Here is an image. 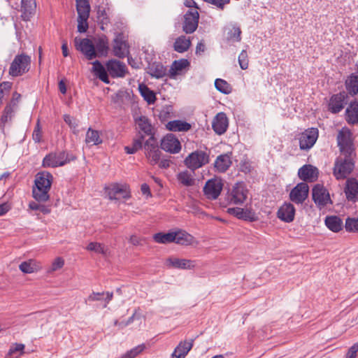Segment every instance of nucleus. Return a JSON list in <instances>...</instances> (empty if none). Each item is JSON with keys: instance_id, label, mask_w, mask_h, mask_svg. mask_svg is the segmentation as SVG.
<instances>
[{"instance_id": "72a5a7b5", "label": "nucleus", "mask_w": 358, "mask_h": 358, "mask_svg": "<svg viewBox=\"0 0 358 358\" xmlns=\"http://www.w3.org/2000/svg\"><path fill=\"white\" fill-rule=\"evenodd\" d=\"M191 44L189 38H187L185 36H180L176 39L173 48L175 51L183 53L189 48Z\"/></svg>"}, {"instance_id": "4c0bfd02", "label": "nucleus", "mask_w": 358, "mask_h": 358, "mask_svg": "<svg viewBox=\"0 0 358 358\" xmlns=\"http://www.w3.org/2000/svg\"><path fill=\"white\" fill-rule=\"evenodd\" d=\"M166 127L169 131H187L191 129V124L182 120H173L168 122Z\"/></svg>"}, {"instance_id": "c9c22d12", "label": "nucleus", "mask_w": 358, "mask_h": 358, "mask_svg": "<svg viewBox=\"0 0 358 358\" xmlns=\"http://www.w3.org/2000/svg\"><path fill=\"white\" fill-rule=\"evenodd\" d=\"M189 66V62L187 59H181L176 60L173 62L171 69L169 70V74L171 78H173L180 72Z\"/></svg>"}, {"instance_id": "69168bd1", "label": "nucleus", "mask_w": 358, "mask_h": 358, "mask_svg": "<svg viewBox=\"0 0 358 358\" xmlns=\"http://www.w3.org/2000/svg\"><path fill=\"white\" fill-rule=\"evenodd\" d=\"M21 99V94H19L17 92H14L13 93V96L10 101L7 103L8 105H10V106L17 109L18 108V104L20 103V101Z\"/></svg>"}, {"instance_id": "412c9836", "label": "nucleus", "mask_w": 358, "mask_h": 358, "mask_svg": "<svg viewBox=\"0 0 358 358\" xmlns=\"http://www.w3.org/2000/svg\"><path fill=\"white\" fill-rule=\"evenodd\" d=\"M231 152L220 155L214 162V168L219 173L226 172L232 164Z\"/></svg>"}, {"instance_id": "a211bd4d", "label": "nucleus", "mask_w": 358, "mask_h": 358, "mask_svg": "<svg viewBox=\"0 0 358 358\" xmlns=\"http://www.w3.org/2000/svg\"><path fill=\"white\" fill-rule=\"evenodd\" d=\"M113 53L115 57L120 59L124 58L128 56L129 53L127 43L122 40L120 35L117 36L113 40Z\"/></svg>"}, {"instance_id": "473e14b6", "label": "nucleus", "mask_w": 358, "mask_h": 358, "mask_svg": "<svg viewBox=\"0 0 358 358\" xmlns=\"http://www.w3.org/2000/svg\"><path fill=\"white\" fill-rule=\"evenodd\" d=\"M348 122L355 124L358 122V101L352 102L345 110Z\"/></svg>"}, {"instance_id": "49530a36", "label": "nucleus", "mask_w": 358, "mask_h": 358, "mask_svg": "<svg viewBox=\"0 0 358 358\" xmlns=\"http://www.w3.org/2000/svg\"><path fill=\"white\" fill-rule=\"evenodd\" d=\"M85 142L87 144L99 145L102 143V140L97 131L89 128L86 134Z\"/></svg>"}, {"instance_id": "393cba45", "label": "nucleus", "mask_w": 358, "mask_h": 358, "mask_svg": "<svg viewBox=\"0 0 358 358\" xmlns=\"http://www.w3.org/2000/svg\"><path fill=\"white\" fill-rule=\"evenodd\" d=\"M17 110V109L10 106V105H6L0 117V130L2 133H4L5 131L6 124L12 121Z\"/></svg>"}, {"instance_id": "ea45409f", "label": "nucleus", "mask_w": 358, "mask_h": 358, "mask_svg": "<svg viewBox=\"0 0 358 358\" xmlns=\"http://www.w3.org/2000/svg\"><path fill=\"white\" fill-rule=\"evenodd\" d=\"M175 232L174 243L180 245H188L192 243L193 236L185 231L178 230Z\"/></svg>"}, {"instance_id": "338daca9", "label": "nucleus", "mask_w": 358, "mask_h": 358, "mask_svg": "<svg viewBox=\"0 0 358 358\" xmlns=\"http://www.w3.org/2000/svg\"><path fill=\"white\" fill-rule=\"evenodd\" d=\"M64 264V259L61 257H57L55 259V261L52 264L51 271H55L62 268Z\"/></svg>"}, {"instance_id": "58836bf2", "label": "nucleus", "mask_w": 358, "mask_h": 358, "mask_svg": "<svg viewBox=\"0 0 358 358\" xmlns=\"http://www.w3.org/2000/svg\"><path fill=\"white\" fill-rule=\"evenodd\" d=\"M136 124L141 131L145 135L151 136L152 133V127L149 119L145 116H141L136 120Z\"/></svg>"}, {"instance_id": "774afa93", "label": "nucleus", "mask_w": 358, "mask_h": 358, "mask_svg": "<svg viewBox=\"0 0 358 358\" xmlns=\"http://www.w3.org/2000/svg\"><path fill=\"white\" fill-rule=\"evenodd\" d=\"M32 138L36 143H39L41 141V131L38 122H37L33 131Z\"/></svg>"}, {"instance_id": "680f3d73", "label": "nucleus", "mask_w": 358, "mask_h": 358, "mask_svg": "<svg viewBox=\"0 0 358 358\" xmlns=\"http://www.w3.org/2000/svg\"><path fill=\"white\" fill-rule=\"evenodd\" d=\"M24 345L21 343H15L13 345L8 351V355L14 356L16 352H20V355L24 353Z\"/></svg>"}, {"instance_id": "f03ea898", "label": "nucleus", "mask_w": 358, "mask_h": 358, "mask_svg": "<svg viewBox=\"0 0 358 358\" xmlns=\"http://www.w3.org/2000/svg\"><path fill=\"white\" fill-rule=\"evenodd\" d=\"M352 153H341L334 162L333 174L336 180H343L352 172L355 168V162L352 157Z\"/></svg>"}, {"instance_id": "c03bdc74", "label": "nucleus", "mask_w": 358, "mask_h": 358, "mask_svg": "<svg viewBox=\"0 0 358 358\" xmlns=\"http://www.w3.org/2000/svg\"><path fill=\"white\" fill-rule=\"evenodd\" d=\"M177 179L180 183L185 187H190L194 184V179L188 171H181L178 173Z\"/></svg>"}, {"instance_id": "0e129e2a", "label": "nucleus", "mask_w": 358, "mask_h": 358, "mask_svg": "<svg viewBox=\"0 0 358 358\" xmlns=\"http://www.w3.org/2000/svg\"><path fill=\"white\" fill-rule=\"evenodd\" d=\"M88 18L83 19L82 17H78V31L80 33H85L88 29Z\"/></svg>"}, {"instance_id": "f704fd0d", "label": "nucleus", "mask_w": 358, "mask_h": 358, "mask_svg": "<svg viewBox=\"0 0 358 358\" xmlns=\"http://www.w3.org/2000/svg\"><path fill=\"white\" fill-rule=\"evenodd\" d=\"M148 69L150 75L156 78H162L166 75V68L159 62L150 64Z\"/></svg>"}, {"instance_id": "6e6552de", "label": "nucleus", "mask_w": 358, "mask_h": 358, "mask_svg": "<svg viewBox=\"0 0 358 358\" xmlns=\"http://www.w3.org/2000/svg\"><path fill=\"white\" fill-rule=\"evenodd\" d=\"M222 188V180L219 178H214L206 182L203 187V193L208 199L215 200L220 196Z\"/></svg>"}, {"instance_id": "13d9d810", "label": "nucleus", "mask_w": 358, "mask_h": 358, "mask_svg": "<svg viewBox=\"0 0 358 358\" xmlns=\"http://www.w3.org/2000/svg\"><path fill=\"white\" fill-rule=\"evenodd\" d=\"M87 250L90 251H94L99 254L104 255L106 253L103 245L96 242L90 243L87 247Z\"/></svg>"}, {"instance_id": "7c9ffc66", "label": "nucleus", "mask_w": 358, "mask_h": 358, "mask_svg": "<svg viewBox=\"0 0 358 358\" xmlns=\"http://www.w3.org/2000/svg\"><path fill=\"white\" fill-rule=\"evenodd\" d=\"M92 71L95 76L104 83L108 84L110 80L107 73L108 71L104 68L101 63L99 61L96 60L92 63Z\"/></svg>"}, {"instance_id": "8fccbe9b", "label": "nucleus", "mask_w": 358, "mask_h": 358, "mask_svg": "<svg viewBox=\"0 0 358 358\" xmlns=\"http://www.w3.org/2000/svg\"><path fill=\"white\" fill-rule=\"evenodd\" d=\"M215 87L219 92L224 94H229L231 92V86L229 84L226 80L217 78L215 81Z\"/></svg>"}, {"instance_id": "c85d7f7f", "label": "nucleus", "mask_w": 358, "mask_h": 358, "mask_svg": "<svg viewBox=\"0 0 358 358\" xmlns=\"http://www.w3.org/2000/svg\"><path fill=\"white\" fill-rule=\"evenodd\" d=\"M345 86L348 92L351 95L358 94V74L352 73L345 81Z\"/></svg>"}, {"instance_id": "5701e85b", "label": "nucleus", "mask_w": 358, "mask_h": 358, "mask_svg": "<svg viewBox=\"0 0 358 358\" xmlns=\"http://www.w3.org/2000/svg\"><path fill=\"white\" fill-rule=\"evenodd\" d=\"M108 195L110 199H117L119 196L122 199L130 198V192L128 190L127 185L114 184L108 189Z\"/></svg>"}, {"instance_id": "603ef678", "label": "nucleus", "mask_w": 358, "mask_h": 358, "mask_svg": "<svg viewBox=\"0 0 358 358\" xmlns=\"http://www.w3.org/2000/svg\"><path fill=\"white\" fill-rule=\"evenodd\" d=\"M227 40L239 42L241 40V30L239 27L234 26L227 33Z\"/></svg>"}, {"instance_id": "dca6fc26", "label": "nucleus", "mask_w": 358, "mask_h": 358, "mask_svg": "<svg viewBox=\"0 0 358 358\" xmlns=\"http://www.w3.org/2000/svg\"><path fill=\"white\" fill-rule=\"evenodd\" d=\"M351 133L350 130L342 129L337 136L338 145L341 153H353V148L350 140Z\"/></svg>"}, {"instance_id": "ddd939ff", "label": "nucleus", "mask_w": 358, "mask_h": 358, "mask_svg": "<svg viewBox=\"0 0 358 358\" xmlns=\"http://www.w3.org/2000/svg\"><path fill=\"white\" fill-rule=\"evenodd\" d=\"M165 265L169 268L192 270L195 268L196 262L192 259L170 257L166 259Z\"/></svg>"}, {"instance_id": "9b49d317", "label": "nucleus", "mask_w": 358, "mask_h": 358, "mask_svg": "<svg viewBox=\"0 0 358 358\" xmlns=\"http://www.w3.org/2000/svg\"><path fill=\"white\" fill-rule=\"evenodd\" d=\"M319 136L317 128H309L301 133L299 138V148L301 150H310L315 143Z\"/></svg>"}, {"instance_id": "9d476101", "label": "nucleus", "mask_w": 358, "mask_h": 358, "mask_svg": "<svg viewBox=\"0 0 358 358\" xmlns=\"http://www.w3.org/2000/svg\"><path fill=\"white\" fill-rule=\"evenodd\" d=\"M182 31L187 34L194 33L199 24V13L196 10H189L183 16Z\"/></svg>"}, {"instance_id": "de8ad7c7", "label": "nucleus", "mask_w": 358, "mask_h": 358, "mask_svg": "<svg viewBox=\"0 0 358 358\" xmlns=\"http://www.w3.org/2000/svg\"><path fill=\"white\" fill-rule=\"evenodd\" d=\"M139 90L142 96L149 103H154L156 100L155 94L150 90L146 85H140Z\"/></svg>"}, {"instance_id": "a19ab883", "label": "nucleus", "mask_w": 358, "mask_h": 358, "mask_svg": "<svg viewBox=\"0 0 358 358\" xmlns=\"http://www.w3.org/2000/svg\"><path fill=\"white\" fill-rule=\"evenodd\" d=\"M277 217L282 221L291 222V203L285 202L277 212Z\"/></svg>"}, {"instance_id": "09e8293b", "label": "nucleus", "mask_w": 358, "mask_h": 358, "mask_svg": "<svg viewBox=\"0 0 358 358\" xmlns=\"http://www.w3.org/2000/svg\"><path fill=\"white\" fill-rule=\"evenodd\" d=\"M94 46L97 56L107 55L108 50V42L107 39L100 38Z\"/></svg>"}, {"instance_id": "e433bc0d", "label": "nucleus", "mask_w": 358, "mask_h": 358, "mask_svg": "<svg viewBox=\"0 0 358 358\" xmlns=\"http://www.w3.org/2000/svg\"><path fill=\"white\" fill-rule=\"evenodd\" d=\"M76 10L78 17L89 18L90 5L88 0H76Z\"/></svg>"}, {"instance_id": "c756f323", "label": "nucleus", "mask_w": 358, "mask_h": 358, "mask_svg": "<svg viewBox=\"0 0 358 358\" xmlns=\"http://www.w3.org/2000/svg\"><path fill=\"white\" fill-rule=\"evenodd\" d=\"M92 71L95 76L104 83L108 84L110 80L107 73L108 71L104 68L101 63L99 61L96 60L92 63Z\"/></svg>"}, {"instance_id": "a878e982", "label": "nucleus", "mask_w": 358, "mask_h": 358, "mask_svg": "<svg viewBox=\"0 0 358 358\" xmlns=\"http://www.w3.org/2000/svg\"><path fill=\"white\" fill-rule=\"evenodd\" d=\"M19 268L24 273H32L40 271L42 268V265L41 262L31 259L22 262L20 264Z\"/></svg>"}, {"instance_id": "6e6d98bb", "label": "nucleus", "mask_w": 358, "mask_h": 358, "mask_svg": "<svg viewBox=\"0 0 358 358\" xmlns=\"http://www.w3.org/2000/svg\"><path fill=\"white\" fill-rule=\"evenodd\" d=\"M345 228L348 232H358V218L348 217L345 220Z\"/></svg>"}, {"instance_id": "f257e3e1", "label": "nucleus", "mask_w": 358, "mask_h": 358, "mask_svg": "<svg viewBox=\"0 0 358 358\" xmlns=\"http://www.w3.org/2000/svg\"><path fill=\"white\" fill-rule=\"evenodd\" d=\"M53 180L52 175L48 171L39 172L36 175L34 185L32 188V196L38 202L49 200V191Z\"/></svg>"}, {"instance_id": "7ed1b4c3", "label": "nucleus", "mask_w": 358, "mask_h": 358, "mask_svg": "<svg viewBox=\"0 0 358 358\" xmlns=\"http://www.w3.org/2000/svg\"><path fill=\"white\" fill-rule=\"evenodd\" d=\"M31 57L22 52L17 54L11 62L8 74L12 77H18L27 73L31 68Z\"/></svg>"}, {"instance_id": "a18cd8bd", "label": "nucleus", "mask_w": 358, "mask_h": 358, "mask_svg": "<svg viewBox=\"0 0 358 358\" xmlns=\"http://www.w3.org/2000/svg\"><path fill=\"white\" fill-rule=\"evenodd\" d=\"M62 163L59 162L57 159V155L55 152H50L45 155V157L43 159L42 166L45 168L52 167L55 168L59 166V164Z\"/></svg>"}, {"instance_id": "5fc2aeb1", "label": "nucleus", "mask_w": 358, "mask_h": 358, "mask_svg": "<svg viewBox=\"0 0 358 358\" xmlns=\"http://www.w3.org/2000/svg\"><path fill=\"white\" fill-rule=\"evenodd\" d=\"M55 154L57 155L59 163H62L59 164V166H62L76 159V157H74L73 155L69 154L65 151L55 152Z\"/></svg>"}, {"instance_id": "20e7f679", "label": "nucleus", "mask_w": 358, "mask_h": 358, "mask_svg": "<svg viewBox=\"0 0 358 358\" xmlns=\"http://www.w3.org/2000/svg\"><path fill=\"white\" fill-rule=\"evenodd\" d=\"M209 162L208 155L202 150H196L190 153L184 160L185 166L193 172Z\"/></svg>"}, {"instance_id": "bf43d9fd", "label": "nucleus", "mask_w": 358, "mask_h": 358, "mask_svg": "<svg viewBox=\"0 0 358 358\" xmlns=\"http://www.w3.org/2000/svg\"><path fill=\"white\" fill-rule=\"evenodd\" d=\"M238 63L240 65V67L245 70L248 68V53L246 50H242L241 54L238 56Z\"/></svg>"}, {"instance_id": "f8f14e48", "label": "nucleus", "mask_w": 358, "mask_h": 358, "mask_svg": "<svg viewBox=\"0 0 358 358\" xmlns=\"http://www.w3.org/2000/svg\"><path fill=\"white\" fill-rule=\"evenodd\" d=\"M347 98L348 95L344 91L333 94L328 103V110L333 114L338 113L347 103Z\"/></svg>"}, {"instance_id": "39448f33", "label": "nucleus", "mask_w": 358, "mask_h": 358, "mask_svg": "<svg viewBox=\"0 0 358 358\" xmlns=\"http://www.w3.org/2000/svg\"><path fill=\"white\" fill-rule=\"evenodd\" d=\"M312 198L315 205L320 208L328 203L332 204L329 191L322 185L316 184L312 189Z\"/></svg>"}, {"instance_id": "aec40b11", "label": "nucleus", "mask_w": 358, "mask_h": 358, "mask_svg": "<svg viewBox=\"0 0 358 358\" xmlns=\"http://www.w3.org/2000/svg\"><path fill=\"white\" fill-rule=\"evenodd\" d=\"M344 193L348 201H356L358 199V180L349 178L345 182Z\"/></svg>"}, {"instance_id": "6ab92c4d", "label": "nucleus", "mask_w": 358, "mask_h": 358, "mask_svg": "<svg viewBox=\"0 0 358 358\" xmlns=\"http://www.w3.org/2000/svg\"><path fill=\"white\" fill-rule=\"evenodd\" d=\"M227 212L236 216L238 219H242L245 221L249 222H255L258 220V217L256 213L250 209L248 208H229L227 210Z\"/></svg>"}, {"instance_id": "4be33fe9", "label": "nucleus", "mask_w": 358, "mask_h": 358, "mask_svg": "<svg viewBox=\"0 0 358 358\" xmlns=\"http://www.w3.org/2000/svg\"><path fill=\"white\" fill-rule=\"evenodd\" d=\"M212 127L216 134H223L228 127V119L226 114L222 112L217 113L213 121Z\"/></svg>"}, {"instance_id": "e2e57ef3", "label": "nucleus", "mask_w": 358, "mask_h": 358, "mask_svg": "<svg viewBox=\"0 0 358 358\" xmlns=\"http://www.w3.org/2000/svg\"><path fill=\"white\" fill-rule=\"evenodd\" d=\"M239 169L240 171L245 174L250 173L252 170L251 162L246 159L242 160L240 162Z\"/></svg>"}, {"instance_id": "cd10ccee", "label": "nucleus", "mask_w": 358, "mask_h": 358, "mask_svg": "<svg viewBox=\"0 0 358 358\" xmlns=\"http://www.w3.org/2000/svg\"><path fill=\"white\" fill-rule=\"evenodd\" d=\"M21 11L22 17L24 20H29L31 14L34 13L36 9L35 0H21Z\"/></svg>"}, {"instance_id": "4d7b16f0", "label": "nucleus", "mask_w": 358, "mask_h": 358, "mask_svg": "<svg viewBox=\"0 0 358 358\" xmlns=\"http://www.w3.org/2000/svg\"><path fill=\"white\" fill-rule=\"evenodd\" d=\"M29 208L32 210H39L43 214H49L51 211L49 206L40 204L38 201H30L29 203Z\"/></svg>"}, {"instance_id": "423d86ee", "label": "nucleus", "mask_w": 358, "mask_h": 358, "mask_svg": "<svg viewBox=\"0 0 358 358\" xmlns=\"http://www.w3.org/2000/svg\"><path fill=\"white\" fill-rule=\"evenodd\" d=\"M145 154L150 163L152 165L158 164L160 159L161 152L158 147V142L154 135H152L144 143Z\"/></svg>"}, {"instance_id": "052dcab7", "label": "nucleus", "mask_w": 358, "mask_h": 358, "mask_svg": "<svg viewBox=\"0 0 358 358\" xmlns=\"http://www.w3.org/2000/svg\"><path fill=\"white\" fill-rule=\"evenodd\" d=\"M204 2L216 6L220 10H224L226 5L229 4L230 0H203Z\"/></svg>"}, {"instance_id": "2f4dec72", "label": "nucleus", "mask_w": 358, "mask_h": 358, "mask_svg": "<svg viewBox=\"0 0 358 358\" xmlns=\"http://www.w3.org/2000/svg\"><path fill=\"white\" fill-rule=\"evenodd\" d=\"M145 136L139 132L136 136L133 139L131 145L124 147V150L127 154H134L137 151L143 148V143L144 141Z\"/></svg>"}, {"instance_id": "bb28decb", "label": "nucleus", "mask_w": 358, "mask_h": 358, "mask_svg": "<svg viewBox=\"0 0 358 358\" xmlns=\"http://www.w3.org/2000/svg\"><path fill=\"white\" fill-rule=\"evenodd\" d=\"M324 223L329 230L335 233L339 232L343 227V223L341 218L337 215L327 216Z\"/></svg>"}, {"instance_id": "2eb2a0df", "label": "nucleus", "mask_w": 358, "mask_h": 358, "mask_svg": "<svg viewBox=\"0 0 358 358\" xmlns=\"http://www.w3.org/2000/svg\"><path fill=\"white\" fill-rule=\"evenodd\" d=\"M161 148L170 153H178L181 150L180 143L173 134H168L161 141Z\"/></svg>"}, {"instance_id": "37998d69", "label": "nucleus", "mask_w": 358, "mask_h": 358, "mask_svg": "<svg viewBox=\"0 0 358 358\" xmlns=\"http://www.w3.org/2000/svg\"><path fill=\"white\" fill-rule=\"evenodd\" d=\"M317 170L310 164H305L299 169L298 176L300 179L306 181L313 178L314 171Z\"/></svg>"}, {"instance_id": "864d4df0", "label": "nucleus", "mask_w": 358, "mask_h": 358, "mask_svg": "<svg viewBox=\"0 0 358 358\" xmlns=\"http://www.w3.org/2000/svg\"><path fill=\"white\" fill-rule=\"evenodd\" d=\"M106 294V298L104 299L106 303H108L113 299V292H107L106 293L102 292H92L88 297V300L90 301H100L102 299V296Z\"/></svg>"}, {"instance_id": "f3484780", "label": "nucleus", "mask_w": 358, "mask_h": 358, "mask_svg": "<svg viewBox=\"0 0 358 358\" xmlns=\"http://www.w3.org/2000/svg\"><path fill=\"white\" fill-rule=\"evenodd\" d=\"M309 187L305 182H299L292 188V202L302 203L308 197Z\"/></svg>"}, {"instance_id": "4468645a", "label": "nucleus", "mask_w": 358, "mask_h": 358, "mask_svg": "<svg viewBox=\"0 0 358 358\" xmlns=\"http://www.w3.org/2000/svg\"><path fill=\"white\" fill-rule=\"evenodd\" d=\"M106 66L108 72L113 78H124L127 73L126 64L116 59L108 60Z\"/></svg>"}, {"instance_id": "1a4fd4ad", "label": "nucleus", "mask_w": 358, "mask_h": 358, "mask_svg": "<svg viewBox=\"0 0 358 358\" xmlns=\"http://www.w3.org/2000/svg\"><path fill=\"white\" fill-rule=\"evenodd\" d=\"M248 191L243 182H236L228 195V200L230 203L242 204L248 197Z\"/></svg>"}, {"instance_id": "3c124183", "label": "nucleus", "mask_w": 358, "mask_h": 358, "mask_svg": "<svg viewBox=\"0 0 358 358\" xmlns=\"http://www.w3.org/2000/svg\"><path fill=\"white\" fill-rule=\"evenodd\" d=\"M96 14L98 22L101 25V29L104 30V26L108 25L110 22L106 12L103 8L99 6Z\"/></svg>"}, {"instance_id": "79ce46f5", "label": "nucleus", "mask_w": 358, "mask_h": 358, "mask_svg": "<svg viewBox=\"0 0 358 358\" xmlns=\"http://www.w3.org/2000/svg\"><path fill=\"white\" fill-rule=\"evenodd\" d=\"M175 232L170 231L169 233H157L153 236V240L158 243L166 244L174 243Z\"/></svg>"}, {"instance_id": "0eeeda50", "label": "nucleus", "mask_w": 358, "mask_h": 358, "mask_svg": "<svg viewBox=\"0 0 358 358\" xmlns=\"http://www.w3.org/2000/svg\"><path fill=\"white\" fill-rule=\"evenodd\" d=\"M74 45L76 49L81 52L87 59L91 60L97 57L95 46L90 39L76 37Z\"/></svg>"}, {"instance_id": "b1692460", "label": "nucleus", "mask_w": 358, "mask_h": 358, "mask_svg": "<svg viewBox=\"0 0 358 358\" xmlns=\"http://www.w3.org/2000/svg\"><path fill=\"white\" fill-rule=\"evenodd\" d=\"M194 339H191L189 341H184L180 342V343L175 348L173 352L171 355L173 358H185L187 353L191 350L193 347Z\"/></svg>"}]
</instances>
